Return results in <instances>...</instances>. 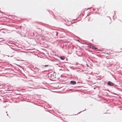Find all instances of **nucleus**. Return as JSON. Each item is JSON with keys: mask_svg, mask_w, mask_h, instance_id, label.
<instances>
[{"mask_svg": "<svg viewBox=\"0 0 122 122\" xmlns=\"http://www.w3.org/2000/svg\"><path fill=\"white\" fill-rule=\"evenodd\" d=\"M107 84L111 86H112L114 85V84L112 82L110 81H109L108 83Z\"/></svg>", "mask_w": 122, "mask_h": 122, "instance_id": "1", "label": "nucleus"}, {"mask_svg": "<svg viewBox=\"0 0 122 122\" xmlns=\"http://www.w3.org/2000/svg\"><path fill=\"white\" fill-rule=\"evenodd\" d=\"M89 47L90 48H92L93 49H97V48L95 47L94 46H92L91 45H89Z\"/></svg>", "mask_w": 122, "mask_h": 122, "instance_id": "2", "label": "nucleus"}, {"mask_svg": "<svg viewBox=\"0 0 122 122\" xmlns=\"http://www.w3.org/2000/svg\"><path fill=\"white\" fill-rule=\"evenodd\" d=\"M70 82L72 85H75L76 83V82L74 81H71Z\"/></svg>", "mask_w": 122, "mask_h": 122, "instance_id": "3", "label": "nucleus"}, {"mask_svg": "<svg viewBox=\"0 0 122 122\" xmlns=\"http://www.w3.org/2000/svg\"><path fill=\"white\" fill-rule=\"evenodd\" d=\"M60 58L62 60H64L65 59V57L64 56H61Z\"/></svg>", "mask_w": 122, "mask_h": 122, "instance_id": "4", "label": "nucleus"}, {"mask_svg": "<svg viewBox=\"0 0 122 122\" xmlns=\"http://www.w3.org/2000/svg\"><path fill=\"white\" fill-rule=\"evenodd\" d=\"M48 66V65H45V67H46V66Z\"/></svg>", "mask_w": 122, "mask_h": 122, "instance_id": "5", "label": "nucleus"}, {"mask_svg": "<svg viewBox=\"0 0 122 122\" xmlns=\"http://www.w3.org/2000/svg\"><path fill=\"white\" fill-rule=\"evenodd\" d=\"M3 18V17H1V19Z\"/></svg>", "mask_w": 122, "mask_h": 122, "instance_id": "6", "label": "nucleus"}]
</instances>
